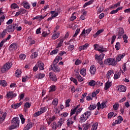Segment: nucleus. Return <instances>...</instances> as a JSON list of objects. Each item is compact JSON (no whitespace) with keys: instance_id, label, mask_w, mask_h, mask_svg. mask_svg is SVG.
Here are the masks:
<instances>
[{"instance_id":"f257e3e1","label":"nucleus","mask_w":130,"mask_h":130,"mask_svg":"<svg viewBox=\"0 0 130 130\" xmlns=\"http://www.w3.org/2000/svg\"><path fill=\"white\" fill-rule=\"evenodd\" d=\"M12 125L9 126V129H15L20 126V119L18 117H14L11 121Z\"/></svg>"},{"instance_id":"f03ea898","label":"nucleus","mask_w":130,"mask_h":130,"mask_svg":"<svg viewBox=\"0 0 130 130\" xmlns=\"http://www.w3.org/2000/svg\"><path fill=\"white\" fill-rule=\"evenodd\" d=\"M91 114L92 112L90 111L85 112L83 115L81 116L80 118L81 122H85V121L88 119V118L91 115Z\"/></svg>"},{"instance_id":"7ed1b4c3","label":"nucleus","mask_w":130,"mask_h":130,"mask_svg":"<svg viewBox=\"0 0 130 130\" xmlns=\"http://www.w3.org/2000/svg\"><path fill=\"white\" fill-rule=\"evenodd\" d=\"M12 67H13V64L11 62H7L3 67L1 68V73H2V74H5V72L9 71Z\"/></svg>"},{"instance_id":"20e7f679","label":"nucleus","mask_w":130,"mask_h":130,"mask_svg":"<svg viewBox=\"0 0 130 130\" xmlns=\"http://www.w3.org/2000/svg\"><path fill=\"white\" fill-rule=\"evenodd\" d=\"M104 56H105V54L102 53L101 55H99L96 54L95 55V59L96 62H98L101 66L103 64V59L104 58Z\"/></svg>"},{"instance_id":"39448f33","label":"nucleus","mask_w":130,"mask_h":130,"mask_svg":"<svg viewBox=\"0 0 130 130\" xmlns=\"http://www.w3.org/2000/svg\"><path fill=\"white\" fill-rule=\"evenodd\" d=\"M104 63L108 66H116L117 64L115 59L111 58L105 60Z\"/></svg>"},{"instance_id":"423d86ee","label":"nucleus","mask_w":130,"mask_h":130,"mask_svg":"<svg viewBox=\"0 0 130 130\" xmlns=\"http://www.w3.org/2000/svg\"><path fill=\"white\" fill-rule=\"evenodd\" d=\"M93 47L95 50H97L98 51H99V52H105L107 51L106 48L103 47V46L99 45L97 44H94Z\"/></svg>"},{"instance_id":"0eeeda50","label":"nucleus","mask_w":130,"mask_h":130,"mask_svg":"<svg viewBox=\"0 0 130 130\" xmlns=\"http://www.w3.org/2000/svg\"><path fill=\"white\" fill-rule=\"evenodd\" d=\"M46 110H47V107H46L40 108L39 109V111L36 112L34 114V117H37V116H39V115H41V114H42L43 113H44V112H46Z\"/></svg>"},{"instance_id":"6e6552de","label":"nucleus","mask_w":130,"mask_h":130,"mask_svg":"<svg viewBox=\"0 0 130 130\" xmlns=\"http://www.w3.org/2000/svg\"><path fill=\"white\" fill-rule=\"evenodd\" d=\"M17 93L12 91L7 92L6 94V97L8 99H13V98H15V97H17Z\"/></svg>"},{"instance_id":"1a4fd4ad","label":"nucleus","mask_w":130,"mask_h":130,"mask_svg":"<svg viewBox=\"0 0 130 130\" xmlns=\"http://www.w3.org/2000/svg\"><path fill=\"white\" fill-rule=\"evenodd\" d=\"M15 28H16V26H15V24H13V25H8L5 30L10 33L11 32H14L15 31Z\"/></svg>"},{"instance_id":"9d476101","label":"nucleus","mask_w":130,"mask_h":130,"mask_svg":"<svg viewBox=\"0 0 130 130\" xmlns=\"http://www.w3.org/2000/svg\"><path fill=\"white\" fill-rule=\"evenodd\" d=\"M124 33V30L123 28L120 27L118 28V39H120L122 37V35Z\"/></svg>"},{"instance_id":"9b49d317","label":"nucleus","mask_w":130,"mask_h":130,"mask_svg":"<svg viewBox=\"0 0 130 130\" xmlns=\"http://www.w3.org/2000/svg\"><path fill=\"white\" fill-rule=\"evenodd\" d=\"M96 106L98 107V110H100V109H104V108L106 106V103L103 102L101 104H100V102L97 103Z\"/></svg>"},{"instance_id":"f8f14e48","label":"nucleus","mask_w":130,"mask_h":130,"mask_svg":"<svg viewBox=\"0 0 130 130\" xmlns=\"http://www.w3.org/2000/svg\"><path fill=\"white\" fill-rule=\"evenodd\" d=\"M51 70L55 73H58L60 72V68L56 65H51Z\"/></svg>"},{"instance_id":"ddd939ff","label":"nucleus","mask_w":130,"mask_h":130,"mask_svg":"<svg viewBox=\"0 0 130 130\" xmlns=\"http://www.w3.org/2000/svg\"><path fill=\"white\" fill-rule=\"evenodd\" d=\"M49 77L51 79V80H52V81H53V82H56V81H57L56 75H55V74H54L52 72H50L49 74Z\"/></svg>"},{"instance_id":"4468645a","label":"nucleus","mask_w":130,"mask_h":130,"mask_svg":"<svg viewBox=\"0 0 130 130\" xmlns=\"http://www.w3.org/2000/svg\"><path fill=\"white\" fill-rule=\"evenodd\" d=\"M6 116H7V113H2V112L0 111V123H3L4 120L6 119Z\"/></svg>"},{"instance_id":"2eb2a0df","label":"nucleus","mask_w":130,"mask_h":130,"mask_svg":"<svg viewBox=\"0 0 130 130\" xmlns=\"http://www.w3.org/2000/svg\"><path fill=\"white\" fill-rule=\"evenodd\" d=\"M124 56H125V53H123L122 54H120L118 55H117L116 56V62H118V61H120V60H121V59H122V58H123V57H124Z\"/></svg>"},{"instance_id":"dca6fc26","label":"nucleus","mask_w":130,"mask_h":130,"mask_svg":"<svg viewBox=\"0 0 130 130\" xmlns=\"http://www.w3.org/2000/svg\"><path fill=\"white\" fill-rule=\"evenodd\" d=\"M18 44L17 43H13L9 47V50L10 51H14L17 50Z\"/></svg>"},{"instance_id":"f3484780","label":"nucleus","mask_w":130,"mask_h":130,"mask_svg":"<svg viewBox=\"0 0 130 130\" xmlns=\"http://www.w3.org/2000/svg\"><path fill=\"white\" fill-rule=\"evenodd\" d=\"M37 65L38 66V68L39 69L40 71H43V70H44V63H43L42 61H38Z\"/></svg>"},{"instance_id":"a211bd4d","label":"nucleus","mask_w":130,"mask_h":130,"mask_svg":"<svg viewBox=\"0 0 130 130\" xmlns=\"http://www.w3.org/2000/svg\"><path fill=\"white\" fill-rule=\"evenodd\" d=\"M111 86H112V82L108 80L105 85V90H108L109 88H110V87H111Z\"/></svg>"},{"instance_id":"6ab92c4d","label":"nucleus","mask_w":130,"mask_h":130,"mask_svg":"<svg viewBox=\"0 0 130 130\" xmlns=\"http://www.w3.org/2000/svg\"><path fill=\"white\" fill-rule=\"evenodd\" d=\"M119 92H125L126 91V87L123 85H120L117 87Z\"/></svg>"},{"instance_id":"aec40b11","label":"nucleus","mask_w":130,"mask_h":130,"mask_svg":"<svg viewBox=\"0 0 130 130\" xmlns=\"http://www.w3.org/2000/svg\"><path fill=\"white\" fill-rule=\"evenodd\" d=\"M22 104H23V102H20L19 103H16V104H13L11 105V107L12 108H14V109H17V108H19V107H20V106H21V105H22Z\"/></svg>"},{"instance_id":"412c9836","label":"nucleus","mask_w":130,"mask_h":130,"mask_svg":"<svg viewBox=\"0 0 130 130\" xmlns=\"http://www.w3.org/2000/svg\"><path fill=\"white\" fill-rule=\"evenodd\" d=\"M89 47V44L86 43L85 45L80 46L79 47V51H82V50H85V49H87Z\"/></svg>"},{"instance_id":"4be33fe9","label":"nucleus","mask_w":130,"mask_h":130,"mask_svg":"<svg viewBox=\"0 0 130 130\" xmlns=\"http://www.w3.org/2000/svg\"><path fill=\"white\" fill-rule=\"evenodd\" d=\"M15 76L16 78H20L22 76V70L21 69H17L15 71Z\"/></svg>"},{"instance_id":"5701e85b","label":"nucleus","mask_w":130,"mask_h":130,"mask_svg":"<svg viewBox=\"0 0 130 130\" xmlns=\"http://www.w3.org/2000/svg\"><path fill=\"white\" fill-rule=\"evenodd\" d=\"M10 39H11V35H9L6 39L3 40L0 43V47H3L4 44L7 42V41L10 40Z\"/></svg>"},{"instance_id":"b1692460","label":"nucleus","mask_w":130,"mask_h":130,"mask_svg":"<svg viewBox=\"0 0 130 130\" xmlns=\"http://www.w3.org/2000/svg\"><path fill=\"white\" fill-rule=\"evenodd\" d=\"M89 72L91 75H95V73H96V67H95V66L92 65L90 67Z\"/></svg>"},{"instance_id":"393cba45","label":"nucleus","mask_w":130,"mask_h":130,"mask_svg":"<svg viewBox=\"0 0 130 130\" xmlns=\"http://www.w3.org/2000/svg\"><path fill=\"white\" fill-rule=\"evenodd\" d=\"M45 77V74L44 73H38L36 76V79H43Z\"/></svg>"},{"instance_id":"a878e982","label":"nucleus","mask_w":130,"mask_h":130,"mask_svg":"<svg viewBox=\"0 0 130 130\" xmlns=\"http://www.w3.org/2000/svg\"><path fill=\"white\" fill-rule=\"evenodd\" d=\"M117 118L118 119L115 120V123H116V124H119L121 122H122L123 118L122 116H119Z\"/></svg>"},{"instance_id":"bb28decb","label":"nucleus","mask_w":130,"mask_h":130,"mask_svg":"<svg viewBox=\"0 0 130 130\" xmlns=\"http://www.w3.org/2000/svg\"><path fill=\"white\" fill-rule=\"evenodd\" d=\"M32 126H33V123H32V122H29L25 126V127L24 128V130H29Z\"/></svg>"},{"instance_id":"cd10ccee","label":"nucleus","mask_w":130,"mask_h":130,"mask_svg":"<svg viewBox=\"0 0 130 130\" xmlns=\"http://www.w3.org/2000/svg\"><path fill=\"white\" fill-rule=\"evenodd\" d=\"M80 74H81L83 77H86V75H87V72L86 71V69L82 68L80 69Z\"/></svg>"},{"instance_id":"c85d7f7f","label":"nucleus","mask_w":130,"mask_h":130,"mask_svg":"<svg viewBox=\"0 0 130 130\" xmlns=\"http://www.w3.org/2000/svg\"><path fill=\"white\" fill-rule=\"evenodd\" d=\"M23 7L25 8V9H27V10H29L30 9L31 5H30V4H29L27 2H24L23 3Z\"/></svg>"},{"instance_id":"c756f323","label":"nucleus","mask_w":130,"mask_h":130,"mask_svg":"<svg viewBox=\"0 0 130 130\" xmlns=\"http://www.w3.org/2000/svg\"><path fill=\"white\" fill-rule=\"evenodd\" d=\"M86 17H87V12L84 11L82 15L80 16L79 19L80 21H83V20H85L86 19Z\"/></svg>"},{"instance_id":"7c9ffc66","label":"nucleus","mask_w":130,"mask_h":130,"mask_svg":"<svg viewBox=\"0 0 130 130\" xmlns=\"http://www.w3.org/2000/svg\"><path fill=\"white\" fill-rule=\"evenodd\" d=\"M59 37V32H55L52 36V40H55V39H57Z\"/></svg>"},{"instance_id":"2f4dec72","label":"nucleus","mask_w":130,"mask_h":130,"mask_svg":"<svg viewBox=\"0 0 130 130\" xmlns=\"http://www.w3.org/2000/svg\"><path fill=\"white\" fill-rule=\"evenodd\" d=\"M45 18V16H43L42 15L37 16L32 18V20H39L41 21V20H43Z\"/></svg>"},{"instance_id":"473e14b6","label":"nucleus","mask_w":130,"mask_h":130,"mask_svg":"<svg viewBox=\"0 0 130 130\" xmlns=\"http://www.w3.org/2000/svg\"><path fill=\"white\" fill-rule=\"evenodd\" d=\"M0 86L2 87H7L8 86V83L6 80H0Z\"/></svg>"},{"instance_id":"72a5a7b5","label":"nucleus","mask_w":130,"mask_h":130,"mask_svg":"<svg viewBox=\"0 0 130 130\" xmlns=\"http://www.w3.org/2000/svg\"><path fill=\"white\" fill-rule=\"evenodd\" d=\"M64 123V119L62 118H60L57 123L58 126H61V125H62V124H63Z\"/></svg>"},{"instance_id":"f704fd0d","label":"nucleus","mask_w":130,"mask_h":130,"mask_svg":"<svg viewBox=\"0 0 130 130\" xmlns=\"http://www.w3.org/2000/svg\"><path fill=\"white\" fill-rule=\"evenodd\" d=\"M92 30V29L91 28H88L86 30H83L81 35H84V34H87V35H88V34H89L90 33V32H91V31Z\"/></svg>"},{"instance_id":"c9c22d12","label":"nucleus","mask_w":130,"mask_h":130,"mask_svg":"<svg viewBox=\"0 0 130 130\" xmlns=\"http://www.w3.org/2000/svg\"><path fill=\"white\" fill-rule=\"evenodd\" d=\"M104 31V29H101L99 30L94 35H93V37L94 38H96V37H97V36H98V35L101 34V33L103 32Z\"/></svg>"},{"instance_id":"e433bc0d","label":"nucleus","mask_w":130,"mask_h":130,"mask_svg":"<svg viewBox=\"0 0 130 130\" xmlns=\"http://www.w3.org/2000/svg\"><path fill=\"white\" fill-rule=\"evenodd\" d=\"M79 108V105H78L77 107H76L74 109H72L71 111V115H73L75 114V113H77V110Z\"/></svg>"},{"instance_id":"4c0bfd02","label":"nucleus","mask_w":130,"mask_h":130,"mask_svg":"<svg viewBox=\"0 0 130 130\" xmlns=\"http://www.w3.org/2000/svg\"><path fill=\"white\" fill-rule=\"evenodd\" d=\"M73 123H74V121H73L72 118H70L67 120V124L68 126H70V125H71V124H73Z\"/></svg>"},{"instance_id":"58836bf2","label":"nucleus","mask_w":130,"mask_h":130,"mask_svg":"<svg viewBox=\"0 0 130 130\" xmlns=\"http://www.w3.org/2000/svg\"><path fill=\"white\" fill-rule=\"evenodd\" d=\"M113 74V70H109L108 73H107V77L108 79H110L111 77H112V74Z\"/></svg>"},{"instance_id":"ea45409f","label":"nucleus","mask_w":130,"mask_h":130,"mask_svg":"<svg viewBox=\"0 0 130 130\" xmlns=\"http://www.w3.org/2000/svg\"><path fill=\"white\" fill-rule=\"evenodd\" d=\"M50 14L51 16L54 19L56 17L58 16V12H56L55 11H51Z\"/></svg>"},{"instance_id":"a19ab883","label":"nucleus","mask_w":130,"mask_h":130,"mask_svg":"<svg viewBox=\"0 0 130 130\" xmlns=\"http://www.w3.org/2000/svg\"><path fill=\"white\" fill-rule=\"evenodd\" d=\"M98 128V123L95 122L91 126V130H96Z\"/></svg>"},{"instance_id":"79ce46f5","label":"nucleus","mask_w":130,"mask_h":130,"mask_svg":"<svg viewBox=\"0 0 130 130\" xmlns=\"http://www.w3.org/2000/svg\"><path fill=\"white\" fill-rule=\"evenodd\" d=\"M94 1L93 0H90L88 2H86V3L84 4L83 5V8H86V7L89 6V5H91V4H93Z\"/></svg>"},{"instance_id":"37998d69","label":"nucleus","mask_w":130,"mask_h":130,"mask_svg":"<svg viewBox=\"0 0 130 130\" xmlns=\"http://www.w3.org/2000/svg\"><path fill=\"white\" fill-rule=\"evenodd\" d=\"M14 30H17V31H21L22 30V26H18V24L15 23L14 24Z\"/></svg>"},{"instance_id":"c03bdc74","label":"nucleus","mask_w":130,"mask_h":130,"mask_svg":"<svg viewBox=\"0 0 130 130\" xmlns=\"http://www.w3.org/2000/svg\"><path fill=\"white\" fill-rule=\"evenodd\" d=\"M6 33H7V30L4 29L3 32L0 33V38H4L6 36Z\"/></svg>"},{"instance_id":"a18cd8bd","label":"nucleus","mask_w":130,"mask_h":130,"mask_svg":"<svg viewBox=\"0 0 130 130\" xmlns=\"http://www.w3.org/2000/svg\"><path fill=\"white\" fill-rule=\"evenodd\" d=\"M19 117L21 120V123L22 124H24V123H25V119L24 118V116L22 114H20L19 115Z\"/></svg>"},{"instance_id":"49530a36","label":"nucleus","mask_w":130,"mask_h":130,"mask_svg":"<svg viewBox=\"0 0 130 130\" xmlns=\"http://www.w3.org/2000/svg\"><path fill=\"white\" fill-rule=\"evenodd\" d=\"M75 77L77 79L78 82H83L84 81V78L82 77L80 75Z\"/></svg>"},{"instance_id":"de8ad7c7","label":"nucleus","mask_w":130,"mask_h":130,"mask_svg":"<svg viewBox=\"0 0 130 130\" xmlns=\"http://www.w3.org/2000/svg\"><path fill=\"white\" fill-rule=\"evenodd\" d=\"M97 107V106L96 105H90L88 107V109L89 110H94V109H95V108Z\"/></svg>"},{"instance_id":"09e8293b","label":"nucleus","mask_w":130,"mask_h":130,"mask_svg":"<svg viewBox=\"0 0 130 130\" xmlns=\"http://www.w3.org/2000/svg\"><path fill=\"white\" fill-rule=\"evenodd\" d=\"M11 9H14V10L19 9V6L16 3H13L11 5Z\"/></svg>"},{"instance_id":"8fccbe9b","label":"nucleus","mask_w":130,"mask_h":130,"mask_svg":"<svg viewBox=\"0 0 130 130\" xmlns=\"http://www.w3.org/2000/svg\"><path fill=\"white\" fill-rule=\"evenodd\" d=\"M52 104L54 106H57V104H58V101L57 99H55L53 100Z\"/></svg>"},{"instance_id":"3c124183","label":"nucleus","mask_w":130,"mask_h":130,"mask_svg":"<svg viewBox=\"0 0 130 130\" xmlns=\"http://www.w3.org/2000/svg\"><path fill=\"white\" fill-rule=\"evenodd\" d=\"M75 14H76V12H74L71 17H70V21H74V20H76L77 19V16H75Z\"/></svg>"},{"instance_id":"603ef678","label":"nucleus","mask_w":130,"mask_h":130,"mask_svg":"<svg viewBox=\"0 0 130 130\" xmlns=\"http://www.w3.org/2000/svg\"><path fill=\"white\" fill-rule=\"evenodd\" d=\"M55 85H52L49 88V92H54L55 91Z\"/></svg>"},{"instance_id":"864d4df0","label":"nucleus","mask_w":130,"mask_h":130,"mask_svg":"<svg viewBox=\"0 0 130 130\" xmlns=\"http://www.w3.org/2000/svg\"><path fill=\"white\" fill-rule=\"evenodd\" d=\"M37 56H38V53L34 52L31 55L30 58H36Z\"/></svg>"},{"instance_id":"5fc2aeb1","label":"nucleus","mask_w":130,"mask_h":130,"mask_svg":"<svg viewBox=\"0 0 130 130\" xmlns=\"http://www.w3.org/2000/svg\"><path fill=\"white\" fill-rule=\"evenodd\" d=\"M119 78H120V73L118 72L114 74V79H119Z\"/></svg>"},{"instance_id":"6e6d98bb","label":"nucleus","mask_w":130,"mask_h":130,"mask_svg":"<svg viewBox=\"0 0 130 130\" xmlns=\"http://www.w3.org/2000/svg\"><path fill=\"white\" fill-rule=\"evenodd\" d=\"M115 49L116 50H119V49H120V43L119 42L116 43L115 45Z\"/></svg>"},{"instance_id":"4d7b16f0","label":"nucleus","mask_w":130,"mask_h":130,"mask_svg":"<svg viewBox=\"0 0 130 130\" xmlns=\"http://www.w3.org/2000/svg\"><path fill=\"white\" fill-rule=\"evenodd\" d=\"M70 80L75 84V85H78V80L76 78L73 77L70 78Z\"/></svg>"},{"instance_id":"13d9d810","label":"nucleus","mask_w":130,"mask_h":130,"mask_svg":"<svg viewBox=\"0 0 130 130\" xmlns=\"http://www.w3.org/2000/svg\"><path fill=\"white\" fill-rule=\"evenodd\" d=\"M62 43H63V40L60 39V42L58 43V45L57 46V48L59 47H61V45H62Z\"/></svg>"},{"instance_id":"bf43d9fd","label":"nucleus","mask_w":130,"mask_h":130,"mask_svg":"<svg viewBox=\"0 0 130 130\" xmlns=\"http://www.w3.org/2000/svg\"><path fill=\"white\" fill-rule=\"evenodd\" d=\"M118 107H119V104L116 103L113 105V108L114 110H117L118 109Z\"/></svg>"},{"instance_id":"052dcab7","label":"nucleus","mask_w":130,"mask_h":130,"mask_svg":"<svg viewBox=\"0 0 130 130\" xmlns=\"http://www.w3.org/2000/svg\"><path fill=\"white\" fill-rule=\"evenodd\" d=\"M104 10V8H103V7H101L98 9L97 13L98 14H100V13H102V12H103Z\"/></svg>"},{"instance_id":"680f3d73","label":"nucleus","mask_w":130,"mask_h":130,"mask_svg":"<svg viewBox=\"0 0 130 130\" xmlns=\"http://www.w3.org/2000/svg\"><path fill=\"white\" fill-rule=\"evenodd\" d=\"M89 124H85L83 125L82 128L84 130H87L89 128Z\"/></svg>"},{"instance_id":"e2e57ef3","label":"nucleus","mask_w":130,"mask_h":130,"mask_svg":"<svg viewBox=\"0 0 130 130\" xmlns=\"http://www.w3.org/2000/svg\"><path fill=\"white\" fill-rule=\"evenodd\" d=\"M57 52H58V49H55V50H53V51H52L50 54L51 55H53V54H56V53H57Z\"/></svg>"},{"instance_id":"0e129e2a","label":"nucleus","mask_w":130,"mask_h":130,"mask_svg":"<svg viewBox=\"0 0 130 130\" xmlns=\"http://www.w3.org/2000/svg\"><path fill=\"white\" fill-rule=\"evenodd\" d=\"M123 39L124 41V43H127V36H126V35H123Z\"/></svg>"},{"instance_id":"69168bd1","label":"nucleus","mask_w":130,"mask_h":130,"mask_svg":"<svg viewBox=\"0 0 130 130\" xmlns=\"http://www.w3.org/2000/svg\"><path fill=\"white\" fill-rule=\"evenodd\" d=\"M80 30H81V29L80 28H78L77 29H76L75 33L73 36V37H77V36H78V34H79V33H80Z\"/></svg>"},{"instance_id":"338daca9","label":"nucleus","mask_w":130,"mask_h":130,"mask_svg":"<svg viewBox=\"0 0 130 130\" xmlns=\"http://www.w3.org/2000/svg\"><path fill=\"white\" fill-rule=\"evenodd\" d=\"M24 107H26V108H29V107H31V103L29 102H26L24 104Z\"/></svg>"},{"instance_id":"774afa93","label":"nucleus","mask_w":130,"mask_h":130,"mask_svg":"<svg viewBox=\"0 0 130 130\" xmlns=\"http://www.w3.org/2000/svg\"><path fill=\"white\" fill-rule=\"evenodd\" d=\"M95 84H96V82L94 80H91L89 82V86H94V85H95Z\"/></svg>"}]
</instances>
